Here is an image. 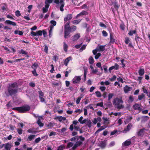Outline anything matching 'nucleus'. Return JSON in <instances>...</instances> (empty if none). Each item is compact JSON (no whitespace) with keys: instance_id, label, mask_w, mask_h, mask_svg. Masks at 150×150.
<instances>
[{"instance_id":"nucleus-11","label":"nucleus","mask_w":150,"mask_h":150,"mask_svg":"<svg viewBox=\"0 0 150 150\" xmlns=\"http://www.w3.org/2000/svg\"><path fill=\"white\" fill-rule=\"evenodd\" d=\"M144 128L140 129L139 131L137 132V134L138 136L140 137H142L144 132Z\"/></svg>"},{"instance_id":"nucleus-6","label":"nucleus","mask_w":150,"mask_h":150,"mask_svg":"<svg viewBox=\"0 0 150 150\" xmlns=\"http://www.w3.org/2000/svg\"><path fill=\"white\" fill-rule=\"evenodd\" d=\"M81 76H75L72 80V83L73 84L79 83L81 79Z\"/></svg>"},{"instance_id":"nucleus-53","label":"nucleus","mask_w":150,"mask_h":150,"mask_svg":"<svg viewBox=\"0 0 150 150\" xmlns=\"http://www.w3.org/2000/svg\"><path fill=\"white\" fill-rule=\"evenodd\" d=\"M91 71L92 72L93 74H95L98 72V69H93V70H91Z\"/></svg>"},{"instance_id":"nucleus-42","label":"nucleus","mask_w":150,"mask_h":150,"mask_svg":"<svg viewBox=\"0 0 150 150\" xmlns=\"http://www.w3.org/2000/svg\"><path fill=\"white\" fill-rule=\"evenodd\" d=\"M95 93L96 94V96L97 97L100 98L101 96V94L100 93L99 91H97L95 92Z\"/></svg>"},{"instance_id":"nucleus-61","label":"nucleus","mask_w":150,"mask_h":150,"mask_svg":"<svg viewBox=\"0 0 150 150\" xmlns=\"http://www.w3.org/2000/svg\"><path fill=\"white\" fill-rule=\"evenodd\" d=\"M102 33L103 36L104 37H106L108 36V33L105 30H103L102 32Z\"/></svg>"},{"instance_id":"nucleus-41","label":"nucleus","mask_w":150,"mask_h":150,"mask_svg":"<svg viewBox=\"0 0 150 150\" xmlns=\"http://www.w3.org/2000/svg\"><path fill=\"white\" fill-rule=\"evenodd\" d=\"M27 132L29 133H34L35 134L36 133V131H34L32 130L31 129H28L27 130Z\"/></svg>"},{"instance_id":"nucleus-29","label":"nucleus","mask_w":150,"mask_h":150,"mask_svg":"<svg viewBox=\"0 0 150 150\" xmlns=\"http://www.w3.org/2000/svg\"><path fill=\"white\" fill-rule=\"evenodd\" d=\"M89 63L90 64H93L94 63V60L92 56H90L88 59Z\"/></svg>"},{"instance_id":"nucleus-52","label":"nucleus","mask_w":150,"mask_h":150,"mask_svg":"<svg viewBox=\"0 0 150 150\" xmlns=\"http://www.w3.org/2000/svg\"><path fill=\"white\" fill-rule=\"evenodd\" d=\"M73 145V143L71 142H69L68 143L67 145V148H69L71 146H72Z\"/></svg>"},{"instance_id":"nucleus-21","label":"nucleus","mask_w":150,"mask_h":150,"mask_svg":"<svg viewBox=\"0 0 150 150\" xmlns=\"http://www.w3.org/2000/svg\"><path fill=\"white\" fill-rule=\"evenodd\" d=\"M142 40V38L139 37L138 35L136 34L135 35V40L137 44H138V42H140L141 40Z\"/></svg>"},{"instance_id":"nucleus-55","label":"nucleus","mask_w":150,"mask_h":150,"mask_svg":"<svg viewBox=\"0 0 150 150\" xmlns=\"http://www.w3.org/2000/svg\"><path fill=\"white\" fill-rule=\"evenodd\" d=\"M86 47V45H83L80 49L79 50L81 52H82L83 51V50L85 49Z\"/></svg>"},{"instance_id":"nucleus-18","label":"nucleus","mask_w":150,"mask_h":150,"mask_svg":"<svg viewBox=\"0 0 150 150\" xmlns=\"http://www.w3.org/2000/svg\"><path fill=\"white\" fill-rule=\"evenodd\" d=\"M132 89L131 87H129L128 86H126L124 87V90L125 92L126 93H127L128 92L130 91Z\"/></svg>"},{"instance_id":"nucleus-10","label":"nucleus","mask_w":150,"mask_h":150,"mask_svg":"<svg viewBox=\"0 0 150 150\" xmlns=\"http://www.w3.org/2000/svg\"><path fill=\"white\" fill-rule=\"evenodd\" d=\"M80 37V33H77L72 37V40L73 41H75L78 40Z\"/></svg>"},{"instance_id":"nucleus-15","label":"nucleus","mask_w":150,"mask_h":150,"mask_svg":"<svg viewBox=\"0 0 150 150\" xmlns=\"http://www.w3.org/2000/svg\"><path fill=\"white\" fill-rule=\"evenodd\" d=\"M106 45H98L97 48L99 52L103 51L105 50Z\"/></svg>"},{"instance_id":"nucleus-56","label":"nucleus","mask_w":150,"mask_h":150,"mask_svg":"<svg viewBox=\"0 0 150 150\" xmlns=\"http://www.w3.org/2000/svg\"><path fill=\"white\" fill-rule=\"evenodd\" d=\"M20 53L22 54H24L25 55H27L28 54L27 52H25L24 50L23 49H21V52H20Z\"/></svg>"},{"instance_id":"nucleus-1","label":"nucleus","mask_w":150,"mask_h":150,"mask_svg":"<svg viewBox=\"0 0 150 150\" xmlns=\"http://www.w3.org/2000/svg\"><path fill=\"white\" fill-rule=\"evenodd\" d=\"M70 22L67 23L64 27V38L65 39L70 37V34L71 32L75 31L77 27L75 25L69 26Z\"/></svg>"},{"instance_id":"nucleus-40","label":"nucleus","mask_w":150,"mask_h":150,"mask_svg":"<svg viewBox=\"0 0 150 150\" xmlns=\"http://www.w3.org/2000/svg\"><path fill=\"white\" fill-rule=\"evenodd\" d=\"M65 147V146L63 145H60L58 147L57 150H63Z\"/></svg>"},{"instance_id":"nucleus-12","label":"nucleus","mask_w":150,"mask_h":150,"mask_svg":"<svg viewBox=\"0 0 150 150\" xmlns=\"http://www.w3.org/2000/svg\"><path fill=\"white\" fill-rule=\"evenodd\" d=\"M88 13L84 11H81L80 13L78 14L76 16V18L77 19L79 18V17L80 16H83V15H88Z\"/></svg>"},{"instance_id":"nucleus-23","label":"nucleus","mask_w":150,"mask_h":150,"mask_svg":"<svg viewBox=\"0 0 150 150\" xmlns=\"http://www.w3.org/2000/svg\"><path fill=\"white\" fill-rule=\"evenodd\" d=\"M149 119V117L148 116H143L141 117V122H145L147 121Z\"/></svg>"},{"instance_id":"nucleus-45","label":"nucleus","mask_w":150,"mask_h":150,"mask_svg":"<svg viewBox=\"0 0 150 150\" xmlns=\"http://www.w3.org/2000/svg\"><path fill=\"white\" fill-rule=\"evenodd\" d=\"M32 74L33 75L35 76H37L38 74L36 72V69H34V70L32 71Z\"/></svg>"},{"instance_id":"nucleus-9","label":"nucleus","mask_w":150,"mask_h":150,"mask_svg":"<svg viewBox=\"0 0 150 150\" xmlns=\"http://www.w3.org/2000/svg\"><path fill=\"white\" fill-rule=\"evenodd\" d=\"M12 147V144L10 142H8L4 144V150H10Z\"/></svg>"},{"instance_id":"nucleus-47","label":"nucleus","mask_w":150,"mask_h":150,"mask_svg":"<svg viewBox=\"0 0 150 150\" xmlns=\"http://www.w3.org/2000/svg\"><path fill=\"white\" fill-rule=\"evenodd\" d=\"M129 42H130L129 38L127 37L125 38V44H128Z\"/></svg>"},{"instance_id":"nucleus-7","label":"nucleus","mask_w":150,"mask_h":150,"mask_svg":"<svg viewBox=\"0 0 150 150\" xmlns=\"http://www.w3.org/2000/svg\"><path fill=\"white\" fill-rule=\"evenodd\" d=\"M119 65L117 63H115L114 66H112L110 67L108 69L110 73H111V71L114 69L116 70H118L119 69Z\"/></svg>"},{"instance_id":"nucleus-26","label":"nucleus","mask_w":150,"mask_h":150,"mask_svg":"<svg viewBox=\"0 0 150 150\" xmlns=\"http://www.w3.org/2000/svg\"><path fill=\"white\" fill-rule=\"evenodd\" d=\"M144 69H140L138 71L139 75L141 76H143L144 74Z\"/></svg>"},{"instance_id":"nucleus-35","label":"nucleus","mask_w":150,"mask_h":150,"mask_svg":"<svg viewBox=\"0 0 150 150\" xmlns=\"http://www.w3.org/2000/svg\"><path fill=\"white\" fill-rule=\"evenodd\" d=\"M63 47L64 51L66 52H67V51L68 46L65 42H64Z\"/></svg>"},{"instance_id":"nucleus-24","label":"nucleus","mask_w":150,"mask_h":150,"mask_svg":"<svg viewBox=\"0 0 150 150\" xmlns=\"http://www.w3.org/2000/svg\"><path fill=\"white\" fill-rule=\"evenodd\" d=\"M132 127V124L131 123H129L127 125V128L125 129L124 130L125 131H129L130 130L131 128Z\"/></svg>"},{"instance_id":"nucleus-14","label":"nucleus","mask_w":150,"mask_h":150,"mask_svg":"<svg viewBox=\"0 0 150 150\" xmlns=\"http://www.w3.org/2000/svg\"><path fill=\"white\" fill-rule=\"evenodd\" d=\"M72 18V14H68L67 15L66 17L64 18V21L65 22H67L68 21L70 20Z\"/></svg>"},{"instance_id":"nucleus-4","label":"nucleus","mask_w":150,"mask_h":150,"mask_svg":"<svg viewBox=\"0 0 150 150\" xmlns=\"http://www.w3.org/2000/svg\"><path fill=\"white\" fill-rule=\"evenodd\" d=\"M112 102L114 105L117 106V108H122L124 107L122 105H119L120 103H123V101L121 99L118 98H115L113 100Z\"/></svg>"},{"instance_id":"nucleus-39","label":"nucleus","mask_w":150,"mask_h":150,"mask_svg":"<svg viewBox=\"0 0 150 150\" xmlns=\"http://www.w3.org/2000/svg\"><path fill=\"white\" fill-rule=\"evenodd\" d=\"M102 119L104 120V122L103 123V124H108L109 123V122H107V121H108V119L107 118L103 117L102 118Z\"/></svg>"},{"instance_id":"nucleus-25","label":"nucleus","mask_w":150,"mask_h":150,"mask_svg":"<svg viewBox=\"0 0 150 150\" xmlns=\"http://www.w3.org/2000/svg\"><path fill=\"white\" fill-rule=\"evenodd\" d=\"M100 146L102 148H104L106 145V142L105 141H101L100 144Z\"/></svg>"},{"instance_id":"nucleus-31","label":"nucleus","mask_w":150,"mask_h":150,"mask_svg":"<svg viewBox=\"0 0 150 150\" xmlns=\"http://www.w3.org/2000/svg\"><path fill=\"white\" fill-rule=\"evenodd\" d=\"M35 135H31L29 136H28L27 140V141H31L35 137Z\"/></svg>"},{"instance_id":"nucleus-62","label":"nucleus","mask_w":150,"mask_h":150,"mask_svg":"<svg viewBox=\"0 0 150 150\" xmlns=\"http://www.w3.org/2000/svg\"><path fill=\"white\" fill-rule=\"evenodd\" d=\"M59 59V57L58 56H57V55H54L53 57V60L56 61H57L58 59Z\"/></svg>"},{"instance_id":"nucleus-43","label":"nucleus","mask_w":150,"mask_h":150,"mask_svg":"<svg viewBox=\"0 0 150 150\" xmlns=\"http://www.w3.org/2000/svg\"><path fill=\"white\" fill-rule=\"evenodd\" d=\"M54 125L53 123L51 122H50L47 125V126L48 127V128H50L52 127H53Z\"/></svg>"},{"instance_id":"nucleus-64","label":"nucleus","mask_w":150,"mask_h":150,"mask_svg":"<svg viewBox=\"0 0 150 150\" xmlns=\"http://www.w3.org/2000/svg\"><path fill=\"white\" fill-rule=\"evenodd\" d=\"M37 35H42V31L41 30L36 32Z\"/></svg>"},{"instance_id":"nucleus-60","label":"nucleus","mask_w":150,"mask_h":150,"mask_svg":"<svg viewBox=\"0 0 150 150\" xmlns=\"http://www.w3.org/2000/svg\"><path fill=\"white\" fill-rule=\"evenodd\" d=\"M45 48H44V51L46 53H47L48 51V47L46 45H45Z\"/></svg>"},{"instance_id":"nucleus-27","label":"nucleus","mask_w":150,"mask_h":150,"mask_svg":"<svg viewBox=\"0 0 150 150\" xmlns=\"http://www.w3.org/2000/svg\"><path fill=\"white\" fill-rule=\"evenodd\" d=\"M110 42L112 44L114 43L115 41V39H114L113 38V37L112 34L110 33Z\"/></svg>"},{"instance_id":"nucleus-38","label":"nucleus","mask_w":150,"mask_h":150,"mask_svg":"<svg viewBox=\"0 0 150 150\" xmlns=\"http://www.w3.org/2000/svg\"><path fill=\"white\" fill-rule=\"evenodd\" d=\"M50 23L51 24L50 25H52V27H54V26H55L56 25L57 22H56L53 20H52L50 21Z\"/></svg>"},{"instance_id":"nucleus-57","label":"nucleus","mask_w":150,"mask_h":150,"mask_svg":"<svg viewBox=\"0 0 150 150\" xmlns=\"http://www.w3.org/2000/svg\"><path fill=\"white\" fill-rule=\"evenodd\" d=\"M53 28V27H52V25L50 26V28L49 32V36H50L51 33L52 32V31Z\"/></svg>"},{"instance_id":"nucleus-54","label":"nucleus","mask_w":150,"mask_h":150,"mask_svg":"<svg viewBox=\"0 0 150 150\" xmlns=\"http://www.w3.org/2000/svg\"><path fill=\"white\" fill-rule=\"evenodd\" d=\"M38 94L39 95V97L44 96V93L41 91H38Z\"/></svg>"},{"instance_id":"nucleus-51","label":"nucleus","mask_w":150,"mask_h":150,"mask_svg":"<svg viewBox=\"0 0 150 150\" xmlns=\"http://www.w3.org/2000/svg\"><path fill=\"white\" fill-rule=\"evenodd\" d=\"M99 25L102 28H106L107 27L102 22H100Z\"/></svg>"},{"instance_id":"nucleus-36","label":"nucleus","mask_w":150,"mask_h":150,"mask_svg":"<svg viewBox=\"0 0 150 150\" xmlns=\"http://www.w3.org/2000/svg\"><path fill=\"white\" fill-rule=\"evenodd\" d=\"M114 96V94L113 93H109L108 96V101L109 102H110L111 99L112 98V97Z\"/></svg>"},{"instance_id":"nucleus-20","label":"nucleus","mask_w":150,"mask_h":150,"mask_svg":"<svg viewBox=\"0 0 150 150\" xmlns=\"http://www.w3.org/2000/svg\"><path fill=\"white\" fill-rule=\"evenodd\" d=\"M131 144V142L128 140H127L122 144V145L125 146H128Z\"/></svg>"},{"instance_id":"nucleus-33","label":"nucleus","mask_w":150,"mask_h":150,"mask_svg":"<svg viewBox=\"0 0 150 150\" xmlns=\"http://www.w3.org/2000/svg\"><path fill=\"white\" fill-rule=\"evenodd\" d=\"M83 96L82 94H81L80 96L76 100V103L77 104H79L80 102L81 98L83 97Z\"/></svg>"},{"instance_id":"nucleus-46","label":"nucleus","mask_w":150,"mask_h":150,"mask_svg":"<svg viewBox=\"0 0 150 150\" xmlns=\"http://www.w3.org/2000/svg\"><path fill=\"white\" fill-rule=\"evenodd\" d=\"M125 25L124 23H122L120 25V29L123 30H124L125 28Z\"/></svg>"},{"instance_id":"nucleus-59","label":"nucleus","mask_w":150,"mask_h":150,"mask_svg":"<svg viewBox=\"0 0 150 150\" xmlns=\"http://www.w3.org/2000/svg\"><path fill=\"white\" fill-rule=\"evenodd\" d=\"M75 144L78 146L82 144V142L81 141H79L76 142Z\"/></svg>"},{"instance_id":"nucleus-34","label":"nucleus","mask_w":150,"mask_h":150,"mask_svg":"<svg viewBox=\"0 0 150 150\" xmlns=\"http://www.w3.org/2000/svg\"><path fill=\"white\" fill-rule=\"evenodd\" d=\"M38 66V64L36 62L34 63L31 66V67L34 69H36Z\"/></svg>"},{"instance_id":"nucleus-49","label":"nucleus","mask_w":150,"mask_h":150,"mask_svg":"<svg viewBox=\"0 0 150 150\" xmlns=\"http://www.w3.org/2000/svg\"><path fill=\"white\" fill-rule=\"evenodd\" d=\"M116 76L114 75L110 79V80L111 81H113L116 80Z\"/></svg>"},{"instance_id":"nucleus-30","label":"nucleus","mask_w":150,"mask_h":150,"mask_svg":"<svg viewBox=\"0 0 150 150\" xmlns=\"http://www.w3.org/2000/svg\"><path fill=\"white\" fill-rule=\"evenodd\" d=\"M36 123L40 127H43L44 125V124L42 123V122L40 121V119H39L37 121Z\"/></svg>"},{"instance_id":"nucleus-19","label":"nucleus","mask_w":150,"mask_h":150,"mask_svg":"<svg viewBox=\"0 0 150 150\" xmlns=\"http://www.w3.org/2000/svg\"><path fill=\"white\" fill-rule=\"evenodd\" d=\"M72 60V57H69L67 58L64 61V64L66 66H67L69 62L71 60Z\"/></svg>"},{"instance_id":"nucleus-8","label":"nucleus","mask_w":150,"mask_h":150,"mask_svg":"<svg viewBox=\"0 0 150 150\" xmlns=\"http://www.w3.org/2000/svg\"><path fill=\"white\" fill-rule=\"evenodd\" d=\"M79 138L80 139L81 141H84L85 139V138L82 137V136H76L70 139V141H75L76 140H79Z\"/></svg>"},{"instance_id":"nucleus-44","label":"nucleus","mask_w":150,"mask_h":150,"mask_svg":"<svg viewBox=\"0 0 150 150\" xmlns=\"http://www.w3.org/2000/svg\"><path fill=\"white\" fill-rule=\"evenodd\" d=\"M15 15L17 17H19L21 16V14L20 11L17 10L15 12Z\"/></svg>"},{"instance_id":"nucleus-58","label":"nucleus","mask_w":150,"mask_h":150,"mask_svg":"<svg viewBox=\"0 0 150 150\" xmlns=\"http://www.w3.org/2000/svg\"><path fill=\"white\" fill-rule=\"evenodd\" d=\"M103 68L104 71L105 73H106L108 72L107 67L105 65L103 66Z\"/></svg>"},{"instance_id":"nucleus-13","label":"nucleus","mask_w":150,"mask_h":150,"mask_svg":"<svg viewBox=\"0 0 150 150\" xmlns=\"http://www.w3.org/2000/svg\"><path fill=\"white\" fill-rule=\"evenodd\" d=\"M5 23L9 25H12L13 26L16 25V23L8 20H6L5 21Z\"/></svg>"},{"instance_id":"nucleus-50","label":"nucleus","mask_w":150,"mask_h":150,"mask_svg":"<svg viewBox=\"0 0 150 150\" xmlns=\"http://www.w3.org/2000/svg\"><path fill=\"white\" fill-rule=\"evenodd\" d=\"M144 96V95L143 93H142L141 95L138 96V99L139 100H141L143 99Z\"/></svg>"},{"instance_id":"nucleus-16","label":"nucleus","mask_w":150,"mask_h":150,"mask_svg":"<svg viewBox=\"0 0 150 150\" xmlns=\"http://www.w3.org/2000/svg\"><path fill=\"white\" fill-rule=\"evenodd\" d=\"M54 119L55 120H58L59 121L61 122L62 120L65 121L66 120V118L62 116H57V117L54 118Z\"/></svg>"},{"instance_id":"nucleus-63","label":"nucleus","mask_w":150,"mask_h":150,"mask_svg":"<svg viewBox=\"0 0 150 150\" xmlns=\"http://www.w3.org/2000/svg\"><path fill=\"white\" fill-rule=\"evenodd\" d=\"M17 131L19 134H21L22 133L23 130L21 129H17Z\"/></svg>"},{"instance_id":"nucleus-2","label":"nucleus","mask_w":150,"mask_h":150,"mask_svg":"<svg viewBox=\"0 0 150 150\" xmlns=\"http://www.w3.org/2000/svg\"><path fill=\"white\" fill-rule=\"evenodd\" d=\"M18 86L17 83L14 82L9 84L7 91L8 93L7 96H12L16 94L18 92Z\"/></svg>"},{"instance_id":"nucleus-17","label":"nucleus","mask_w":150,"mask_h":150,"mask_svg":"<svg viewBox=\"0 0 150 150\" xmlns=\"http://www.w3.org/2000/svg\"><path fill=\"white\" fill-rule=\"evenodd\" d=\"M133 108L135 110H138L140 111L142 109L140 108V105L137 103H135L133 105Z\"/></svg>"},{"instance_id":"nucleus-3","label":"nucleus","mask_w":150,"mask_h":150,"mask_svg":"<svg viewBox=\"0 0 150 150\" xmlns=\"http://www.w3.org/2000/svg\"><path fill=\"white\" fill-rule=\"evenodd\" d=\"M30 109V108L29 105H23L20 107H16L12 108L13 110L18 111L19 113H24L29 111Z\"/></svg>"},{"instance_id":"nucleus-32","label":"nucleus","mask_w":150,"mask_h":150,"mask_svg":"<svg viewBox=\"0 0 150 150\" xmlns=\"http://www.w3.org/2000/svg\"><path fill=\"white\" fill-rule=\"evenodd\" d=\"M14 33L16 34H18L19 35H22L23 34V32L22 31L16 30L14 31Z\"/></svg>"},{"instance_id":"nucleus-48","label":"nucleus","mask_w":150,"mask_h":150,"mask_svg":"<svg viewBox=\"0 0 150 150\" xmlns=\"http://www.w3.org/2000/svg\"><path fill=\"white\" fill-rule=\"evenodd\" d=\"M101 54L100 53H98L96 54L95 56V59H98L99 57L101 56Z\"/></svg>"},{"instance_id":"nucleus-37","label":"nucleus","mask_w":150,"mask_h":150,"mask_svg":"<svg viewBox=\"0 0 150 150\" xmlns=\"http://www.w3.org/2000/svg\"><path fill=\"white\" fill-rule=\"evenodd\" d=\"M81 21V20H74L73 21L72 23L74 24H77L79 23Z\"/></svg>"},{"instance_id":"nucleus-22","label":"nucleus","mask_w":150,"mask_h":150,"mask_svg":"<svg viewBox=\"0 0 150 150\" xmlns=\"http://www.w3.org/2000/svg\"><path fill=\"white\" fill-rule=\"evenodd\" d=\"M107 127V126L106 125H103L101 126L100 127L99 129L95 132V134L98 133L100 131H102Z\"/></svg>"},{"instance_id":"nucleus-28","label":"nucleus","mask_w":150,"mask_h":150,"mask_svg":"<svg viewBox=\"0 0 150 150\" xmlns=\"http://www.w3.org/2000/svg\"><path fill=\"white\" fill-rule=\"evenodd\" d=\"M136 33L137 31L136 29L133 30H130L129 32L128 33V35H129V36H132L134 34H136V35L137 34Z\"/></svg>"},{"instance_id":"nucleus-5","label":"nucleus","mask_w":150,"mask_h":150,"mask_svg":"<svg viewBox=\"0 0 150 150\" xmlns=\"http://www.w3.org/2000/svg\"><path fill=\"white\" fill-rule=\"evenodd\" d=\"M64 0H54V2L57 4H60V10L62 12L64 11V9L63 7L65 5V3L64 1Z\"/></svg>"}]
</instances>
